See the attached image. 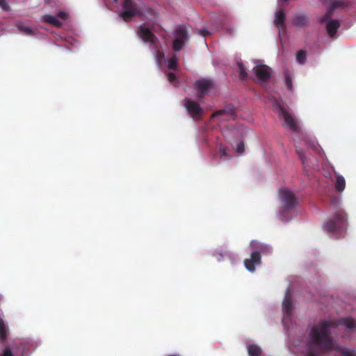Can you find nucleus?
<instances>
[{"mask_svg":"<svg viewBox=\"0 0 356 356\" xmlns=\"http://www.w3.org/2000/svg\"><path fill=\"white\" fill-rule=\"evenodd\" d=\"M335 326L333 321H323L313 326L306 341V356H320L336 350L342 356H356L355 350L340 348L331 337V327Z\"/></svg>","mask_w":356,"mask_h":356,"instance_id":"f257e3e1","label":"nucleus"},{"mask_svg":"<svg viewBox=\"0 0 356 356\" xmlns=\"http://www.w3.org/2000/svg\"><path fill=\"white\" fill-rule=\"evenodd\" d=\"M8 327L2 318H0V342L3 343L0 356H26L31 342L27 339H15L7 341Z\"/></svg>","mask_w":356,"mask_h":356,"instance_id":"f03ea898","label":"nucleus"},{"mask_svg":"<svg viewBox=\"0 0 356 356\" xmlns=\"http://www.w3.org/2000/svg\"><path fill=\"white\" fill-rule=\"evenodd\" d=\"M250 246L253 248L250 258L244 260V265L250 272L255 271V266L261 264V254H268L271 252V248L267 244L257 241H252Z\"/></svg>","mask_w":356,"mask_h":356,"instance_id":"7ed1b4c3","label":"nucleus"},{"mask_svg":"<svg viewBox=\"0 0 356 356\" xmlns=\"http://www.w3.org/2000/svg\"><path fill=\"white\" fill-rule=\"evenodd\" d=\"M280 198L282 202L280 216L282 220L290 218L289 213L294 209L298 204V200L295 194L287 188H282L279 191Z\"/></svg>","mask_w":356,"mask_h":356,"instance_id":"20e7f679","label":"nucleus"},{"mask_svg":"<svg viewBox=\"0 0 356 356\" xmlns=\"http://www.w3.org/2000/svg\"><path fill=\"white\" fill-rule=\"evenodd\" d=\"M347 215L341 208H337L333 218L324 224V229L329 233L338 234L346 228Z\"/></svg>","mask_w":356,"mask_h":356,"instance_id":"39448f33","label":"nucleus"},{"mask_svg":"<svg viewBox=\"0 0 356 356\" xmlns=\"http://www.w3.org/2000/svg\"><path fill=\"white\" fill-rule=\"evenodd\" d=\"M139 1L140 0H122L120 15L124 20L128 21L131 17L140 14L138 9Z\"/></svg>","mask_w":356,"mask_h":356,"instance_id":"423d86ee","label":"nucleus"},{"mask_svg":"<svg viewBox=\"0 0 356 356\" xmlns=\"http://www.w3.org/2000/svg\"><path fill=\"white\" fill-rule=\"evenodd\" d=\"M188 40V32L185 27L179 26L173 34L172 48L175 51H179Z\"/></svg>","mask_w":356,"mask_h":356,"instance_id":"0eeeda50","label":"nucleus"},{"mask_svg":"<svg viewBox=\"0 0 356 356\" xmlns=\"http://www.w3.org/2000/svg\"><path fill=\"white\" fill-rule=\"evenodd\" d=\"M278 118L286 129L295 133L300 132V127L296 118L291 113H278Z\"/></svg>","mask_w":356,"mask_h":356,"instance_id":"6e6552de","label":"nucleus"},{"mask_svg":"<svg viewBox=\"0 0 356 356\" xmlns=\"http://www.w3.org/2000/svg\"><path fill=\"white\" fill-rule=\"evenodd\" d=\"M194 87L199 94L204 95L213 88V85L209 79H200L195 82Z\"/></svg>","mask_w":356,"mask_h":356,"instance_id":"1a4fd4ad","label":"nucleus"},{"mask_svg":"<svg viewBox=\"0 0 356 356\" xmlns=\"http://www.w3.org/2000/svg\"><path fill=\"white\" fill-rule=\"evenodd\" d=\"M253 70L259 81H266L270 76V69L268 66L261 63H257Z\"/></svg>","mask_w":356,"mask_h":356,"instance_id":"9d476101","label":"nucleus"},{"mask_svg":"<svg viewBox=\"0 0 356 356\" xmlns=\"http://www.w3.org/2000/svg\"><path fill=\"white\" fill-rule=\"evenodd\" d=\"M329 19H330V15L327 14L324 17H322L321 21H322V22L325 23L328 34L330 36H333L335 34V33L337 32V31L339 26V24L336 20H330Z\"/></svg>","mask_w":356,"mask_h":356,"instance_id":"9b49d317","label":"nucleus"},{"mask_svg":"<svg viewBox=\"0 0 356 356\" xmlns=\"http://www.w3.org/2000/svg\"><path fill=\"white\" fill-rule=\"evenodd\" d=\"M138 35L146 42L153 43L154 42L155 36L146 24L140 26Z\"/></svg>","mask_w":356,"mask_h":356,"instance_id":"f8f14e48","label":"nucleus"},{"mask_svg":"<svg viewBox=\"0 0 356 356\" xmlns=\"http://www.w3.org/2000/svg\"><path fill=\"white\" fill-rule=\"evenodd\" d=\"M282 310L284 315L286 316H290L292 312V298L291 291L289 289H287L285 292L284 299L282 302Z\"/></svg>","mask_w":356,"mask_h":356,"instance_id":"ddd939ff","label":"nucleus"},{"mask_svg":"<svg viewBox=\"0 0 356 356\" xmlns=\"http://www.w3.org/2000/svg\"><path fill=\"white\" fill-rule=\"evenodd\" d=\"M184 106L188 111H200L201 110L198 103L188 99L185 100Z\"/></svg>","mask_w":356,"mask_h":356,"instance_id":"4468645a","label":"nucleus"},{"mask_svg":"<svg viewBox=\"0 0 356 356\" xmlns=\"http://www.w3.org/2000/svg\"><path fill=\"white\" fill-rule=\"evenodd\" d=\"M339 324L343 325L348 329L356 328V322L351 318H342L339 320Z\"/></svg>","mask_w":356,"mask_h":356,"instance_id":"2eb2a0df","label":"nucleus"},{"mask_svg":"<svg viewBox=\"0 0 356 356\" xmlns=\"http://www.w3.org/2000/svg\"><path fill=\"white\" fill-rule=\"evenodd\" d=\"M249 356H261L262 353L261 348L257 344H250L247 347Z\"/></svg>","mask_w":356,"mask_h":356,"instance_id":"dca6fc26","label":"nucleus"},{"mask_svg":"<svg viewBox=\"0 0 356 356\" xmlns=\"http://www.w3.org/2000/svg\"><path fill=\"white\" fill-rule=\"evenodd\" d=\"M335 188L337 191L341 192L344 190L346 186L345 179L341 175H337L334 183Z\"/></svg>","mask_w":356,"mask_h":356,"instance_id":"f3484780","label":"nucleus"},{"mask_svg":"<svg viewBox=\"0 0 356 356\" xmlns=\"http://www.w3.org/2000/svg\"><path fill=\"white\" fill-rule=\"evenodd\" d=\"M42 21L56 26H60L62 25V23L58 19L57 17L52 16L51 15H44L42 17Z\"/></svg>","mask_w":356,"mask_h":356,"instance_id":"a211bd4d","label":"nucleus"},{"mask_svg":"<svg viewBox=\"0 0 356 356\" xmlns=\"http://www.w3.org/2000/svg\"><path fill=\"white\" fill-rule=\"evenodd\" d=\"M284 20V15L282 10H278L275 13V22L276 24L280 26L282 24Z\"/></svg>","mask_w":356,"mask_h":356,"instance_id":"6ab92c4d","label":"nucleus"},{"mask_svg":"<svg viewBox=\"0 0 356 356\" xmlns=\"http://www.w3.org/2000/svg\"><path fill=\"white\" fill-rule=\"evenodd\" d=\"M177 57L176 56H172L167 60V66L169 69H175L177 66Z\"/></svg>","mask_w":356,"mask_h":356,"instance_id":"aec40b11","label":"nucleus"},{"mask_svg":"<svg viewBox=\"0 0 356 356\" xmlns=\"http://www.w3.org/2000/svg\"><path fill=\"white\" fill-rule=\"evenodd\" d=\"M237 69H238V70L239 72L240 78L241 79H245L247 77V76H248V74L245 72V68H244L242 63H241V62H238L237 63Z\"/></svg>","mask_w":356,"mask_h":356,"instance_id":"412c9836","label":"nucleus"},{"mask_svg":"<svg viewBox=\"0 0 356 356\" xmlns=\"http://www.w3.org/2000/svg\"><path fill=\"white\" fill-rule=\"evenodd\" d=\"M17 27L19 31L24 35H31L32 33V30L24 24H19L17 25Z\"/></svg>","mask_w":356,"mask_h":356,"instance_id":"4be33fe9","label":"nucleus"},{"mask_svg":"<svg viewBox=\"0 0 356 356\" xmlns=\"http://www.w3.org/2000/svg\"><path fill=\"white\" fill-rule=\"evenodd\" d=\"M307 22V18L304 15H298L295 18V23L298 26H302Z\"/></svg>","mask_w":356,"mask_h":356,"instance_id":"5701e85b","label":"nucleus"},{"mask_svg":"<svg viewBox=\"0 0 356 356\" xmlns=\"http://www.w3.org/2000/svg\"><path fill=\"white\" fill-rule=\"evenodd\" d=\"M296 60L300 64L304 63L306 60V53L302 50L298 51L296 55Z\"/></svg>","mask_w":356,"mask_h":356,"instance_id":"b1692460","label":"nucleus"},{"mask_svg":"<svg viewBox=\"0 0 356 356\" xmlns=\"http://www.w3.org/2000/svg\"><path fill=\"white\" fill-rule=\"evenodd\" d=\"M296 153L300 157V159L302 160V164H305L306 162V158L304 154L303 150L299 148H296Z\"/></svg>","mask_w":356,"mask_h":356,"instance_id":"393cba45","label":"nucleus"},{"mask_svg":"<svg viewBox=\"0 0 356 356\" xmlns=\"http://www.w3.org/2000/svg\"><path fill=\"white\" fill-rule=\"evenodd\" d=\"M236 151L239 153V154H242L245 151V147H244V144L243 142H240L237 144L236 147Z\"/></svg>","mask_w":356,"mask_h":356,"instance_id":"a878e982","label":"nucleus"},{"mask_svg":"<svg viewBox=\"0 0 356 356\" xmlns=\"http://www.w3.org/2000/svg\"><path fill=\"white\" fill-rule=\"evenodd\" d=\"M219 152H220L221 158L223 156H228L227 148L224 147H220Z\"/></svg>","mask_w":356,"mask_h":356,"instance_id":"bb28decb","label":"nucleus"},{"mask_svg":"<svg viewBox=\"0 0 356 356\" xmlns=\"http://www.w3.org/2000/svg\"><path fill=\"white\" fill-rule=\"evenodd\" d=\"M340 203V200L339 197H333L331 199V204L333 206V207H337L338 205Z\"/></svg>","mask_w":356,"mask_h":356,"instance_id":"cd10ccee","label":"nucleus"},{"mask_svg":"<svg viewBox=\"0 0 356 356\" xmlns=\"http://www.w3.org/2000/svg\"><path fill=\"white\" fill-rule=\"evenodd\" d=\"M0 7L5 10H8L9 8L8 3L4 0H0Z\"/></svg>","mask_w":356,"mask_h":356,"instance_id":"c85d7f7f","label":"nucleus"},{"mask_svg":"<svg viewBox=\"0 0 356 356\" xmlns=\"http://www.w3.org/2000/svg\"><path fill=\"white\" fill-rule=\"evenodd\" d=\"M202 113H199V112H197V113H190L191 118H193L194 120L202 118Z\"/></svg>","mask_w":356,"mask_h":356,"instance_id":"c756f323","label":"nucleus"},{"mask_svg":"<svg viewBox=\"0 0 356 356\" xmlns=\"http://www.w3.org/2000/svg\"><path fill=\"white\" fill-rule=\"evenodd\" d=\"M163 57V54L161 53V52H159L157 54H156V61L157 63L161 65V60Z\"/></svg>","mask_w":356,"mask_h":356,"instance_id":"7c9ffc66","label":"nucleus"},{"mask_svg":"<svg viewBox=\"0 0 356 356\" xmlns=\"http://www.w3.org/2000/svg\"><path fill=\"white\" fill-rule=\"evenodd\" d=\"M58 17L60 19H65L67 17V14L65 12H59L58 14Z\"/></svg>","mask_w":356,"mask_h":356,"instance_id":"2f4dec72","label":"nucleus"},{"mask_svg":"<svg viewBox=\"0 0 356 356\" xmlns=\"http://www.w3.org/2000/svg\"><path fill=\"white\" fill-rule=\"evenodd\" d=\"M168 81L170 82V83H172L174 81V80L175 79V76L172 73H170L168 75Z\"/></svg>","mask_w":356,"mask_h":356,"instance_id":"473e14b6","label":"nucleus"},{"mask_svg":"<svg viewBox=\"0 0 356 356\" xmlns=\"http://www.w3.org/2000/svg\"><path fill=\"white\" fill-rule=\"evenodd\" d=\"M342 6V3L340 1H334L332 3V7H340Z\"/></svg>","mask_w":356,"mask_h":356,"instance_id":"72a5a7b5","label":"nucleus"},{"mask_svg":"<svg viewBox=\"0 0 356 356\" xmlns=\"http://www.w3.org/2000/svg\"><path fill=\"white\" fill-rule=\"evenodd\" d=\"M286 83H287L288 88L291 89V80L289 79V77L286 78Z\"/></svg>","mask_w":356,"mask_h":356,"instance_id":"f704fd0d","label":"nucleus"},{"mask_svg":"<svg viewBox=\"0 0 356 356\" xmlns=\"http://www.w3.org/2000/svg\"><path fill=\"white\" fill-rule=\"evenodd\" d=\"M200 34L203 36H206L207 35L209 34V31H201Z\"/></svg>","mask_w":356,"mask_h":356,"instance_id":"c9c22d12","label":"nucleus"},{"mask_svg":"<svg viewBox=\"0 0 356 356\" xmlns=\"http://www.w3.org/2000/svg\"><path fill=\"white\" fill-rule=\"evenodd\" d=\"M222 113H213V115H211V118H214L216 116L218 115L219 114H221Z\"/></svg>","mask_w":356,"mask_h":356,"instance_id":"e433bc0d","label":"nucleus"},{"mask_svg":"<svg viewBox=\"0 0 356 356\" xmlns=\"http://www.w3.org/2000/svg\"><path fill=\"white\" fill-rule=\"evenodd\" d=\"M233 108H230V109H227V110H225V111H232ZM220 112H222L223 111L222 110H220Z\"/></svg>","mask_w":356,"mask_h":356,"instance_id":"4c0bfd02","label":"nucleus"},{"mask_svg":"<svg viewBox=\"0 0 356 356\" xmlns=\"http://www.w3.org/2000/svg\"><path fill=\"white\" fill-rule=\"evenodd\" d=\"M280 106V110H281V111H284L285 108H283V107H282L281 106Z\"/></svg>","mask_w":356,"mask_h":356,"instance_id":"58836bf2","label":"nucleus"},{"mask_svg":"<svg viewBox=\"0 0 356 356\" xmlns=\"http://www.w3.org/2000/svg\"><path fill=\"white\" fill-rule=\"evenodd\" d=\"M114 1H116L117 0H113Z\"/></svg>","mask_w":356,"mask_h":356,"instance_id":"ea45409f","label":"nucleus"}]
</instances>
